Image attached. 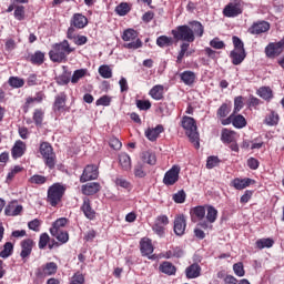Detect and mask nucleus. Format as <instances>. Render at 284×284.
<instances>
[{
	"label": "nucleus",
	"mask_w": 284,
	"mask_h": 284,
	"mask_svg": "<svg viewBox=\"0 0 284 284\" xmlns=\"http://www.w3.org/2000/svg\"><path fill=\"white\" fill-rule=\"evenodd\" d=\"M204 28L199 21L190 22V26H179L171 31L175 41H184L180 45V51L176 58V63H182L185 57H191L192 51L190 50V43H194L196 37H203Z\"/></svg>",
	"instance_id": "obj_1"
},
{
	"label": "nucleus",
	"mask_w": 284,
	"mask_h": 284,
	"mask_svg": "<svg viewBox=\"0 0 284 284\" xmlns=\"http://www.w3.org/2000/svg\"><path fill=\"white\" fill-rule=\"evenodd\" d=\"M75 48L70 45L68 40H63L60 43H55L52 47V50L49 52V57L53 63H61L68 59V54H72Z\"/></svg>",
	"instance_id": "obj_2"
},
{
	"label": "nucleus",
	"mask_w": 284,
	"mask_h": 284,
	"mask_svg": "<svg viewBox=\"0 0 284 284\" xmlns=\"http://www.w3.org/2000/svg\"><path fill=\"white\" fill-rule=\"evenodd\" d=\"M182 128L185 129L186 135L189 136L191 143H193L194 148L199 150L201 148V142H199V131L194 118L184 116L182 119Z\"/></svg>",
	"instance_id": "obj_3"
},
{
	"label": "nucleus",
	"mask_w": 284,
	"mask_h": 284,
	"mask_svg": "<svg viewBox=\"0 0 284 284\" xmlns=\"http://www.w3.org/2000/svg\"><path fill=\"white\" fill-rule=\"evenodd\" d=\"M65 194V186L54 183L48 189L47 201L51 207H57Z\"/></svg>",
	"instance_id": "obj_4"
},
{
	"label": "nucleus",
	"mask_w": 284,
	"mask_h": 284,
	"mask_svg": "<svg viewBox=\"0 0 284 284\" xmlns=\"http://www.w3.org/2000/svg\"><path fill=\"white\" fill-rule=\"evenodd\" d=\"M40 154H42L47 168L49 170H54V165H57V155L49 142H42L40 144Z\"/></svg>",
	"instance_id": "obj_5"
},
{
	"label": "nucleus",
	"mask_w": 284,
	"mask_h": 284,
	"mask_svg": "<svg viewBox=\"0 0 284 284\" xmlns=\"http://www.w3.org/2000/svg\"><path fill=\"white\" fill-rule=\"evenodd\" d=\"M122 39L124 41H131L124 44V48H126L128 50H139V48H142L143 45V42L141 41V39H139V32H136V30L134 29L124 30Z\"/></svg>",
	"instance_id": "obj_6"
},
{
	"label": "nucleus",
	"mask_w": 284,
	"mask_h": 284,
	"mask_svg": "<svg viewBox=\"0 0 284 284\" xmlns=\"http://www.w3.org/2000/svg\"><path fill=\"white\" fill-rule=\"evenodd\" d=\"M59 266L54 262H49L42 265L40 268H37L36 276L38 278H45V276H54L57 274Z\"/></svg>",
	"instance_id": "obj_7"
},
{
	"label": "nucleus",
	"mask_w": 284,
	"mask_h": 284,
	"mask_svg": "<svg viewBox=\"0 0 284 284\" xmlns=\"http://www.w3.org/2000/svg\"><path fill=\"white\" fill-rule=\"evenodd\" d=\"M99 179V168L97 165H87L80 178L81 183H88V181H95Z\"/></svg>",
	"instance_id": "obj_8"
},
{
	"label": "nucleus",
	"mask_w": 284,
	"mask_h": 284,
	"mask_svg": "<svg viewBox=\"0 0 284 284\" xmlns=\"http://www.w3.org/2000/svg\"><path fill=\"white\" fill-rule=\"evenodd\" d=\"M179 174H181V166L173 165L163 178L164 185H174L179 181Z\"/></svg>",
	"instance_id": "obj_9"
},
{
	"label": "nucleus",
	"mask_w": 284,
	"mask_h": 284,
	"mask_svg": "<svg viewBox=\"0 0 284 284\" xmlns=\"http://www.w3.org/2000/svg\"><path fill=\"white\" fill-rule=\"evenodd\" d=\"M284 50V37L280 42H271L266 48H265V54L268 58H274L278 57Z\"/></svg>",
	"instance_id": "obj_10"
},
{
	"label": "nucleus",
	"mask_w": 284,
	"mask_h": 284,
	"mask_svg": "<svg viewBox=\"0 0 284 284\" xmlns=\"http://www.w3.org/2000/svg\"><path fill=\"white\" fill-rule=\"evenodd\" d=\"M32 247H34V241L27 239L21 242L20 256L23 260V263H26L30 257V254H32Z\"/></svg>",
	"instance_id": "obj_11"
},
{
	"label": "nucleus",
	"mask_w": 284,
	"mask_h": 284,
	"mask_svg": "<svg viewBox=\"0 0 284 284\" xmlns=\"http://www.w3.org/2000/svg\"><path fill=\"white\" fill-rule=\"evenodd\" d=\"M81 212H83L85 219H89V221H94L97 219V211L92 209V204L90 202V199L84 197L83 203L81 205Z\"/></svg>",
	"instance_id": "obj_12"
},
{
	"label": "nucleus",
	"mask_w": 284,
	"mask_h": 284,
	"mask_svg": "<svg viewBox=\"0 0 284 284\" xmlns=\"http://www.w3.org/2000/svg\"><path fill=\"white\" fill-rule=\"evenodd\" d=\"M243 12V9H241V3L237 2H231L225 6L223 9L224 17H239Z\"/></svg>",
	"instance_id": "obj_13"
},
{
	"label": "nucleus",
	"mask_w": 284,
	"mask_h": 284,
	"mask_svg": "<svg viewBox=\"0 0 284 284\" xmlns=\"http://www.w3.org/2000/svg\"><path fill=\"white\" fill-rule=\"evenodd\" d=\"M185 227H187L185 215H178L174 220V226H173V230L176 236H183L185 234Z\"/></svg>",
	"instance_id": "obj_14"
},
{
	"label": "nucleus",
	"mask_w": 284,
	"mask_h": 284,
	"mask_svg": "<svg viewBox=\"0 0 284 284\" xmlns=\"http://www.w3.org/2000/svg\"><path fill=\"white\" fill-rule=\"evenodd\" d=\"M97 192H101V184L99 182H90L82 185V194H84V196H92L97 194Z\"/></svg>",
	"instance_id": "obj_15"
},
{
	"label": "nucleus",
	"mask_w": 284,
	"mask_h": 284,
	"mask_svg": "<svg viewBox=\"0 0 284 284\" xmlns=\"http://www.w3.org/2000/svg\"><path fill=\"white\" fill-rule=\"evenodd\" d=\"M245 57H247L245 49H234L230 53L233 65H241L242 61H245Z\"/></svg>",
	"instance_id": "obj_16"
},
{
	"label": "nucleus",
	"mask_w": 284,
	"mask_h": 284,
	"mask_svg": "<svg viewBox=\"0 0 284 284\" xmlns=\"http://www.w3.org/2000/svg\"><path fill=\"white\" fill-rule=\"evenodd\" d=\"M270 30V24L266 21L255 22L248 28L250 34H263Z\"/></svg>",
	"instance_id": "obj_17"
},
{
	"label": "nucleus",
	"mask_w": 284,
	"mask_h": 284,
	"mask_svg": "<svg viewBox=\"0 0 284 284\" xmlns=\"http://www.w3.org/2000/svg\"><path fill=\"white\" fill-rule=\"evenodd\" d=\"M164 131L165 129L163 128V124H158L155 128H149L145 131V136L149 139V141H156L160 134H162Z\"/></svg>",
	"instance_id": "obj_18"
},
{
	"label": "nucleus",
	"mask_w": 284,
	"mask_h": 284,
	"mask_svg": "<svg viewBox=\"0 0 284 284\" xmlns=\"http://www.w3.org/2000/svg\"><path fill=\"white\" fill-rule=\"evenodd\" d=\"M140 250L142 256H150L154 252V246L152 245V240L143 237L140 242Z\"/></svg>",
	"instance_id": "obj_19"
},
{
	"label": "nucleus",
	"mask_w": 284,
	"mask_h": 284,
	"mask_svg": "<svg viewBox=\"0 0 284 284\" xmlns=\"http://www.w3.org/2000/svg\"><path fill=\"white\" fill-rule=\"evenodd\" d=\"M23 154H26V143L21 140H18L11 150V155L13 159H21Z\"/></svg>",
	"instance_id": "obj_20"
},
{
	"label": "nucleus",
	"mask_w": 284,
	"mask_h": 284,
	"mask_svg": "<svg viewBox=\"0 0 284 284\" xmlns=\"http://www.w3.org/2000/svg\"><path fill=\"white\" fill-rule=\"evenodd\" d=\"M71 26H73V28H78L79 30H81L88 26V18H85V16L81 13H75L72 17Z\"/></svg>",
	"instance_id": "obj_21"
},
{
	"label": "nucleus",
	"mask_w": 284,
	"mask_h": 284,
	"mask_svg": "<svg viewBox=\"0 0 284 284\" xmlns=\"http://www.w3.org/2000/svg\"><path fill=\"white\" fill-rule=\"evenodd\" d=\"M180 79L185 85H194V82L196 81V73L193 71H184L180 74Z\"/></svg>",
	"instance_id": "obj_22"
},
{
	"label": "nucleus",
	"mask_w": 284,
	"mask_h": 284,
	"mask_svg": "<svg viewBox=\"0 0 284 284\" xmlns=\"http://www.w3.org/2000/svg\"><path fill=\"white\" fill-rule=\"evenodd\" d=\"M186 278H199L201 276V266L199 264H192L185 270Z\"/></svg>",
	"instance_id": "obj_23"
},
{
	"label": "nucleus",
	"mask_w": 284,
	"mask_h": 284,
	"mask_svg": "<svg viewBox=\"0 0 284 284\" xmlns=\"http://www.w3.org/2000/svg\"><path fill=\"white\" fill-rule=\"evenodd\" d=\"M119 163L122 170H124L125 172H128V170H131L132 168V160L130 159V155H128V153H121L119 155Z\"/></svg>",
	"instance_id": "obj_24"
},
{
	"label": "nucleus",
	"mask_w": 284,
	"mask_h": 284,
	"mask_svg": "<svg viewBox=\"0 0 284 284\" xmlns=\"http://www.w3.org/2000/svg\"><path fill=\"white\" fill-rule=\"evenodd\" d=\"M163 85L161 84H156L154 85L151 90H150V97H152V99H154L155 101H161V99H163Z\"/></svg>",
	"instance_id": "obj_25"
},
{
	"label": "nucleus",
	"mask_w": 284,
	"mask_h": 284,
	"mask_svg": "<svg viewBox=\"0 0 284 284\" xmlns=\"http://www.w3.org/2000/svg\"><path fill=\"white\" fill-rule=\"evenodd\" d=\"M160 272H162L163 274H168V276H172L176 274V267L170 262H163L160 265Z\"/></svg>",
	"instance_id": "obj_26"
},
{
	"label": "nucleus",
	"mask_w": 284,
	"mask_h": 284,
	"mask_svg": "<svg viewBox=\"0 0 284 284\" xmlns=\"http://www.w3.org/2000/svg\"><path fill=\"white\" fill-rule=\"evenodd\" d=\"M156 45L159 48H170V45H174V39L168 36H160L156 39Z\"/></svg>",
	"instance_id": "obj_27"
},
{
	"label": "nucleus",
	"mask_w": 284,
	"mask_h": 284,
	"mask_svg": "<svg viewBox=\"0 0 284 284\" xmlns=\"http://www.w3.org/2000/svg\"><path fill=\"white\" fill-rule=\"evenodd\" d=\"M65 225H68V219H58L55 222H53L52 227L50 229V234H57V232L61 231V227H65Z\"/></svg>",
	"instance_id": "obj_28"
},
{
	"label": "nucleus",
	"mask_w": 284,
	"mask_h": 284,
	"mask_svg": "<svg viewBox=\"0 0 284 284\" xmlns=\"http://www.w3.org/2000/svg\"><path fill=\"white\" fill-rule=\"evenodd\" d=\"M252 183V179H234L232 181V185L233 187H235V190H245V187L250 186V184Z\"/></svg>",
	"instance_id": "obj_29"
},
{
	"label": "nucleus",
	"mask_w": 284,
	"mask_h": 284,
	"mask_svg": "<svg viewBox=\"0 0 284 284\" xmlns=\"http://www.w3.org/2000/svg\"><path fill=\"white\" fill-rule=\"evenodd\" d=\"M142 161L143 163H148V165H156V154L150 151H144L142 153Z\"/></svg>",
	"instance_id": "obj_30"
},
{
	"label": "nucleus",
	"mask_w": 284,
	"mask_h": 284,
	"mask_svg": "<svg viewBox=\"0 0 284 284\" xmlns=\"http://www.w3.org/2000/svg\"><path fill=\"white\" fill-rule=\"evenodd\" d=\"M257 94L258 97H261V99H264V101H270V99L274 97V94L272 93V89L270 87L260 88L257 90Z\"/></svg>",
	"instance_id": "obj_31"
},
{
	"label": "nucleus",
	"mask_w": 284,
	"mask_h": 284,
	"mask_svg": "<svg viewBox=\"0 0 284 284\" xmlns=\"http://www.w3.org/2000/svg\"><path fill=\"white\" fill-rule=\"evenodd\" d=\"M12 252H14V245L11 242H7L3 245V250L0 252V257L8 258L12 256Z\"/></svg>",
	"instance_id": "obj_32"
},
{
	"label": "nucleus",
	"mask_w": 284,
	"mask_h": 284,
	"mask_svg": "<svg viewBox=\"0 0 284 284\" xmlns=\"http://www.w3.org/2000/svg\"><path fill=\"white\" fill-rule=\"evenodd\" d=\"M257 250H265V247H273L274 240L267 237V239H260L255 243Z\"/></svg>",
	"instance_id": "obj_33"
},
{
	"label": "nucleus",
	"mask_w": 284,
	"mask_h": 284,
	"mask_svg": "<svg viewBox=\"0 0 284 284\" xmlns=\"http://www.w3.org/2000/svg\"><path fill=\"white\" fill-rule=\"evenodd\" d=\"M232 112V104L223 103L219 109H217V116L220 119H225L227 114Z\"/></svg>",
	"instance_id": "obj_34"
},
{
	"label": "nucleus",
	"mask_w": 284,
	"mask_h": 284,
	"mask_svg": "<svg viewBox=\"0 0 284 284\" xmlns=\"http://www.w3.org/2000/svg\"><path fill=\"white\" fill-rule=\"evenodd\" d=\"M247 125V121L245 120V116L239 114L233 115V126L241 130L242 128H245Z\"/></svg>",
	"instance_id": "obj_35"
},
{
	"label": "nucleus",
	"mask_w": 284,
	"mask_h": 284,
	"mask_svg": "<svg viewBox=\"0 0 284 284\" xmlns=\"http://www.w3.org/2000/svg\"><path fill=\"white\" fill-rule=\"evenodd\" d=\"M234 131L224 129L222 131L221 140L223 141V143H234Z\"/></svg>",
	"instance_id": "obj_36"
},
{
	"label": "nucleus",
	"mask_w": 284,
	"mask_h": 284,
	"mask_svg": "<svg viewBox=\"0 0 284 284\" xmlns=\"http://www.w3.org/2000/svg\"><path fill=\"white\" fill-rule=\"evenodd\" d=\"M99 74L102 79H112V69L108 64L100 65Z\"/></svg>",
	"instance_id": "obj_37"
},
{
	"label": "nucleus",
	"mask_w": 284,
	"mask_h": 284,
	"mask_svg": "<svg viewBox=\"0 0 284 284\" xmlns=\"http://www.w3.org/2000/svg\"><path fill=\"white\" fill-rule=\"evenodd\" d=\"M57 241H60V243H68L70 241V235L68 234L67 231H57V233H51Z\"/></svg>",
	"instance_id": "obj_38"
},
{
	"label": "nucleus",
	"mask_w": 284,
	"mask_h": 284,
	"mask_svg": "<svg viewBox=\"0 0 284 284\" xmlns=\"http://www.w3.org/2000/svg\"><path fill=\"white\" fill-rule=\"evenodd\" d=\"M115 12H116V14H119L120 17H125V14H128V12H130V6L128 4V2H121V3L115 8Z\"/></svg>",
	"instance_id": "obj_39"
},
{
	"label": "nucleus",
	"mask_w": 284,
	"mask_h": 284,
	"mask_svg": "<svg viewBox=\"0 0 284 284\" xmlns=\"http://www.w3.org/2000/svg\"><path fill=\"white\" fill-rule=\"evenodd\" d=\"M65 99H67L65 93H60V95L55 98V102H54L55 110H62V108H65Z\"/></svg>",
	"instance_id": "obj_40"
},
{
	"label": "nucleus",
	"mask_w": 284,
	"mask_h": 284,
	"mask_svg": "<svg viewBox=\"0 0 284 284\" xmlns=\"http://www.w3.org/2000/svg\"><path fill=\"white\" fill-rule=\"evenodd\" d=\"M45 59V54L41 51H37L31 55V63H36L37 65H41Z\"/></svg>",
	"instance_id": "obj_41"
},
{
	"label": "nucleus",
	"mask_w": 284,
	"mask_h": 284,
	"mask_svg": "<svg viewBox=\"0 0 284 284\" xmlns=\"http://www.w3.org/2000/svg\"><path fill=\"white\" fill-rule=\"evenodd\" d=\"M217 215L219 211H216L214 206H207L206 220L209 221V223H214Z\"/></svg>",
	"instance_id": "obj_42"
},
{
	"label": "nucleus",
	"mask_w": 284,
	"mask_h": 284,
	"mask_svg": "<svg viewBox=\"0 0 284 284\" xmlns=\"http://www.w3.org/2000/svg\"><path fill=\"white\" fill-rule=\"evenodd\" d=\"M13 14H14V19H17V21H23V19H26V7L24 6L16 7Z\"/></svg>",
	"instance_id": "obj_43"
},
{
	"label": "nucleus",
	"mask_w": 284,
	"mask_h": 284,
	"mask_svg": "<svg viewBox=\"0 0 284 284\" xmlns=\"http://www.w3.org/2000/svg\"><path fill=\"white\" fill-rule=\"evenodd\" d=\"M9 85H11V88H23V85H26V81L18 77H11L9 79Z\"/></svg>",
	"instance_id": "obj_44"
},
{
	"label": "nucleus",
	"mask_w": 284,
	"mask_h": 284,
	"mask_svg": "<svg viewBox=\"0 0 284 284\" xmlns=\"http://www.w3.org/2000/svg\"><path fill=\"white\" fill-rule=\"evenodd\" d=\"M266 125H277L278 124V114L276 112H271L265 119Z\"/></svg>",
	"instance_id": "obj_45"
},
{
	"label": "nucleus",
	"mask_w": 284,
	"mask_h": 284,
	"mask_svg": "<svg viewBox=\"0 0 284 284\" xmlns=\"http://www.w3.org/2000/svg\"><path fill=\"white\" fill-rule=\"evenodd\" d=\"M43 110L37 109L33 113V121L36 125H42L43 124V116H44Z\"/></svg>",
	"instance_id": "obj_46"
},
{
	"label": "nucleus",
	"mask_w": 284,
	"mask_h": 284,
	"mask_svg": "<svg viewBox=\"0 0 284 284\" xmlns=\"http://www.w3.org/2000/svg\"><path fill=\"white\" fill-rule=\"evenodd\" d=\"M85 72H87V70H84V69L75 70L71 78V83H79V80L83 79V77H85Z\"/></svg>",
	"instance_id": "obj_47"
},
{
	"label": "nucleus",
	"mask_w": 284,
	"mask_h": 284,
	"mask_svg": "<svg viewBox=\"0 0 284 284\" xmlns=\"http://www.w3.org/2000/svg\"><path fill=\"white\" fill-rule=\"evenodd\" d=\"M183 251L181 250V247H175L173 251H169L166 253V258H173V256L175 258H182L183 256Z\"/></svg>",
	"instance_id": "obj_48"
},
{
	"label": "nucleus",
	"mask_w": 284,
	"mask_h": 284,
	"mask_svg": "<svg viewBox=\"0 0 284 284\" xmlns=\"http://www.w3.org/2000/svg\"><path fill=\"white\" fill-rule=\"evenodd\" d=\"M211 48H214V50H223L225 48V42L221 41L219 38H214L210 41Z\"/></svg>",
	"instance_id": "obj_49"
},
{
	"label": "nucleus",
	"mask_w": 284,
	"mask_h": 284,
	"mask_svg": "<svg viewBox=\"0 0 284 284\" xmlns=\"http://www.w3.org/2000/svg\"><path fill=\"white\" fill-rule=\"evenodd\" d=\"M193 214L199 219V221H203L205 219V207L204 206H196L193 209Z\"/></svg>",
	"instance_id": "obj_50"
},
{
	"label": "nucleus",
	"mask_w": 284,
	"mask_h": 284,
	"mask_svg": "<svg viewBox=\"0 0 284 284\" xmlns=\"http://www.w3.org/2000/svg\"><path fill=\"white\" fill-rule=\"evenodd\" d=\"M217 165H219V158L217 156L211 155V156L207 158V161H206L207 170H212L213 168H216Z\"/></svg>",
	"instance_id": "obj_51"
},
{
	"label": "nucleus",
	"mask_w": 284,
	"mask_h": 284,
	"mask_svg": "<svg viewBox=\"0 0 284 284\" xmlns=\"http://www.w3.org/2000/svg\"><path fill=\"white\" fill-rule=\"evenodd\" d=\"M45 181H48V178L43 176V175H33L30 179L31 183H34L36 185H43V183H45Z\"/></svg>",
	"instance_id": "obj_52"
},
{
	"label": "nucleus",
	"mask_w": 284,
	"mask_h": 284,
	"mask_svg": "<svg viewBox=\"0 0 284 284\" xmlns=\"http://www.w3.org/2000/svg\"><path fill=\"white\" fill-rule=\"evenodd\" d=\"M233 272L236 276H245V268H243V263L239 262L233 265Z\"/></svg>",
	"instance_id": "obj_53"
},
{
	"label": "nucleus",
	"mask_w": 284,
	"mask_h": 284,
	"mask_svg": "<svg viewBox=\"0 0 284 284\" xmlns=\"http://www.w3.org/2000/svg\"><path fill=\"white\" fill-rule=\"evenodd\" d=\"M49 241H50V235H48V233L41 234L40 240H39L40 250H44V247L48 245Z\"/></svg>",
	"instance_id": "obj_54"
},
{
	"label": "nucleus",
	"mask_w": 284,
	"mask_h": 284,
	"mask_svg": "<svg viewBox=\"0 0 284 284\" xmlns=\"http://www.w3.org/2000/svg\"><path fill=\"white\" fill-rule=\"evenodd\" d=\"M136 108H139V110H150V108H152V103L148 100H138Z\"/></svg>",
	"instance_id": "obj_55"
},
{
	"label": "nucleus",
	"mask_w": 284,
	"mask_h": 284,
	"mask_svg": "<svg viewBox=\"0 0 284 284\" xmlns=\"http://www.w3.org/2000/svg\"><path fill=\"white\" fill-rule=\"evenodd\" d=\"M109 145L110 148H112L113 150H121V140H119V138H114L112 136L110 140H109Z\"/></svg>",
	"instance_id": "obj_56"
},
{
	"label": "nucleus",
	"mask_w": 284,
	"mask_h": 284,
	"mask_svg": "<svg viewBox=\"0 0 284 284\" xmlns=\"http://www.w3.org/2000/svg\"><path fill=\"white\" fill-rule=\"evenodd\" d=\"M112 102V98L109 95H103L100 99L97 100L95 105H104L108 106Z\"/></svg>",
	"instance_id": "obj_57"
},
{
	"label": "nucleus",
	"mask_w": 284,
	"mask_h": 284,
	"mask_svg": "<svg viewBox=\"0 0 284 284\" xmlns=\"http://www.w3.org/2000/svg\"><path fill=\"white\" fill-rule=\"evenodd\" d=\"M28 227L33 232H39V227H41V221H39V219H34L28 223Z\"/></svg>",
	"instance_id": "obj_58"
},
{
	"label": "nucleus",
	"mask_w": 284,
	"mask_h": 284,
	"mask_svg": "<svg viewBox=\"0 0 284 284\" xmlns=\"http://www.w3.org/2000/svg\"><path fill=\"white\" fill-rule=\"evenodd\" d=\"M83 283H85V277L83 276V274H81V273H75V274L72 276L71 284H83Z\"/></svg>",
	"instance_id": "obj_59"
},
{
	"label": "nucleus",
	"mask_w": 284,
	"mask_h": 284,
	"mask_svg": "<svg viewBox=\"0 0 284 284\" xmlns=\"http://www.w3.org/2000/svg\"><path fill=\"white\" fill-rule=\"evenodd\" d=\"M173 201L175 203H185V191H179L173 195Z\"/></svg>",
	"instance_id": "obj_60"
},
{
	"label": "nucleus",
	"mask_w": 284,
	"mask_h": 284,
	"mask_svg": "<svg viewBox=\"0 0 284 284\" xmlns=\"http://www.w3.org/2000/svg\"><path fill=\"white\" fill-rule=\"evenodd\" d=\"M243 110V97H236L234 100V113Z\"/></svg>",
	"instance_id": "obj_61"
},
{
	"label": "nucleus",
	"mask_w": 284,
	"mask_h": 284,
	"mask_svg": "<svg viewBox=\"0 0 284 284\" xmlns=\"http://www.w3.org/2000/svg\"><path fill=\"white\" fill-rule=\"evenodd\" d=\"M134 174L138 179H144L145 171H143V164H136L134 168Z\"/></svg>",
	"instance_id": "obj_62"
},
{
	"label": "nucleus",
	"mask_w": 284,
	"mask_h": 284,
	"mask_svg": "<svg viewBox=\"0 0 284 284\" xmlns=\"http://www.w3.org/2000/svg\"><path fill=\"white\" fill-rule=\"evenodd\" d=\"M170 223V220L168 219V215H160L155 220V225H162V227H165Z\"/></svg>",
	"instance_id": "obj_63"
},
{
	"label": "nucleus",
	"mask_w": 284,
	"mask_h": 284,
	"mask_svg": "<svg viewBox=\"0 0 284 284\" xmlns=\"http://www.w3.org/2000/svg\"><path fill=\"white\" fill-rule=\"evenodd\" d=\"M23 170L21 166L16 165L11 172L8 173L7 181H12L16 174H19Z\"/></svg>",
	"instance_id": "obj_64"
}]
</instances>
